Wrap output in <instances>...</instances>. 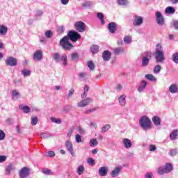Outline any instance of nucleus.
I'll return each mask as SVG.
<instances>
[{"instance_id": "2", "label": "nucleus", "mask_w": 178, "mask_h": 178, "mask_svg": "<svg viewBox=\"0 0 178 178\" xmlns=\"http://www.w3.org/2000/svg\"><path fill=\"white\" fill-rule=\"evenodd\" d=\"M139 124L145 131H147V130H151V129H152V122H151V120L145 115L140 118L139 120Z\"/></svg>"}, {"instance_id": "62", "label": "nucleus", "mask_w": 178, "mask_h": 178, "mask_svg": "<svg viewBox=\"0 0 178 178\" xmlns=\"http://www.w3.org/2000/svg\"><path fill=\"white\" fill-rule=\"evenodd\" d=\"M6 158L7 156L5 155L0 156V163L5 162V161H6Z\"/></svg>"}, {"instance_id": "24", "label": "nucleus", "mask_w": 178, "mask_h": 178, "mask_svg": "<svg viewBox=\"0 0 178 178\" xmlns=\"http://www.w3.org/2000/svg\"><path fill=\"white\" fill-rule=\"evenodd\" d=\"M169 91L171 92V94H176V92H178V87L177 85L172 84L169 88Z\"/></svg>"}, {"instance_id": "6", "label": "nucleus", "mask_w": 178, "mask_h": 178, "mask_svg": "<svg viewBox=\"0 0 178 178\" xmlns=\"http://www.w3.org/2000/svg\"><path fill=\"white\" fill-rule=\"evenodd\" d=\"M67 37H68V38L74 42H76L79 38H81V35H80L76 31H70L67 33Z\"/></svg>"}, {"instance_id": "4", "label": "nucleus", "mask_w": 178, "mask_h": 178, "mask_svg": "<svg viewBox=\"0 0 178 178\" xmlns=\"http://www.w3.org/2000/svg\"><path fill=\"white\" fill-rule=\"evenodd\" d=\"M143 54L144 56L142 58V66L146 67V66L149 65V60H151V58H152V53L150 51H145Z\"/></svg>"}, {"instance_id": "52", "label": "nucleus", "mask_w": 178, "mask_h": 178, "mask_svg": "<svg viewBox=\"0 0 178 178\" xmlns=\"http://www.w3.org/2000/svg\"><path fill=\"white\" fill-rule=\"evenodd\" d=\"M75 140L78 144L80 143H83V140L81 139V136H80L79 134H76L75 136Z\"/></svg>"}, {"instance_id": "29", "label": "nucleus", "mask_w": 178, "mask_h": 178, "mask_svg": "<svg viewBox=\"0 0 178 178\" xmlns=\"http://www.w3.org/2000/svg\"><path fill=\"white\" fill-rule=\"evenodd\" d=\"M157 173L158 175H160V176H162L163 175H168V172H165L163 166H161L157 169Z\"/></svg>"}, {"instance_id": "45", "label": "nucleus", "mask_w": 178, "mask_h": 178, "mask_svg": "<svg viewBox=\"0 0 178 178\" xmlns=\"http://www.w3.org/2000/svg\"><path fill=\"white\" fill-rule=\"evenodd\" d=\"M31 123L32 126H35L37 124V123H38V118L32 117Z\"/></svg>"}, {"instance_id": "37", "label": "nucleus", "mask_w": 178, "mask_h": 178, "mask_svg": "<svg viewBox=\"0 0 178 178\" xmlns=\"http://www.w3.org/2000/svg\"><path fill=\"white\" fill-rule=\"evenodd\" d=\"M99 49V47L98 45H92L90 47V51L92 54H97Z\"/></svg>"}, {"instance_id": "46", "label": "nucleus", "mask_w": 178, "mask_h": 178, "mask_svg": "<svg viewBox=\"0 0 178 178\" xmlns=\"http://www.w3.org/2000/svg\"><path fill=\"white\" fill-rule=\"evenodd\" d=\"M153 72L156 74H158V73L161 72V65H156L153 69Z\"/></svg>"}, {"instance_id": "16", "label": "nucleus", "mask_w": 178, "mask_h": 178, "mask_svg": "<svg viewBox=\"0 0 178 178\" xmlns=\"http://www.w3.org/2000/svg\"><path fill=\"white\" fill-rule=\"evenodd\" d=\"M111 56L112 54L108 50L104 51L102 54V58L104 60H111Z\"/></svg>"}, {"instance_id": "31", "label": "nucleus", "mask_w": 178, "mask_h": 178, "mask_svg": "<svg viewBox=\"0 0 178 178\" xmlns=\"http://www.w3.org/2000/svg\"><path fill=\"white\" fill-rule=\"evenodd\" d=\"M19 108L22 111H24V113H29L30 112V107L29 106L20 105Z\"/></svg>"}, {"instance_id": "53", "label": "nucleus", "mask_w": 178, "mask_h": 178, "mask_svg": "<svg viewBox=\"0 0 178 178\" xmlns=\"http://www.w3.org/2000/svg\"><path fill=\"white\" fill-rule=\"evenodd\" d=\"M53 34L54 33H52V31L48 30L45 32L44 35H46L47 38H51V37H52Z\"/></svg>"}, {"instance_id": "63", "label": "nucleus", "mask_w": 178, "mask_h": 178, "mask_svg": "<svg viewBox=\"0 0 178 178\" xmlns=\"http://www.w3.org/2000/svg\"><path fill=\"white\" fill-rule=\"evenodd\" d=\"M43 15H44V12H42V10H38L36 11V13H35V15H36V16L41 17V16H42Z\"/></svg>"}, {"instance_id": "40", "label": "nucleus", "mask_w": 178, "mask_h": 178, "mask_svg": "<svg viewBox=\"0 0 178 178\" xmlns=\"http://www.w3.org/2000/svg\"><path fill=\"white\" fill-rule=\"evenodd\" d=\"M77 175H83L84 173V166L80 165L78 167V169L76 170Z\"/></svg>"}, {"instance_id": "33", "label": "nucleus", "mask_w": 178, "mask_h": 178, "mask_svg": "<svg viewBox=\"0 0 178 178\" xmlns=\"http://www.w3.org/2000/svg\"><path fill=\"white\" fill-rule=\"evenodd\" d=\"M145 77L147 80H149V81H156V78L151 74H146Z\"/></svg>"}, {"instance_id": "58", "label": "nucleus", "mask_w": 178, "mask_h": 178, "mask_svg": "<svg viewBox=\"0 0 178 178\" xmlns=\"http://www.w3.org/2000/svg\"><path fill=\"white\" fill-rule=\"evenodd\" d=\"M79 79H82V80H84L86 79V76H87V74L86 72H81L79 74Z\"/></svg>"}, {"instance_id": "39", "label": "nucleus", "mask_w": 178, "mask_h": 178, "mask_svg": "<svg viewBox=\"0 0 178 178\" xmlns=\"http://www.w3.org/2000/svg\"><path fill=\"white\" fill-rule=\"evenodd\" d=\"M94 5V3L91 2V1H86L85 2L82 6L83 8H91L92 6Z\"/></svg>"}, {"instance_id": "32", "label": "nucleus", "mask_w": 178, "mask_h": 178, "mask_svg": "<svg viewBox=\"0 0 178 178\" xmlns=\"http://www.w3.org/2000/svg\"><path fill=\"white\" fill-rule=\"evenodd\" d=\"M40 138L46 140L47 138H49L50 137H52V135L49 134V132L42 133L40 134Z\"/></svg>"}, {"instance_id": "12", "label": "nucleus", "mask_w": 178, "mask_h": 178, "mask_svg": "<svg viewBox=\"0 0 178 178\" xmlns=\"http://www.w3.org/2000/svg\"><path fill=\"white\" fill-rule=\"evenodd\" d=\"M144 19L141 16L136 15L134 22V26H141V24L143 23Z\"/></svg>"}, {"instance_id": "14", "label": "nucleus", "mask_w": 178, "mask_h": 178, "mask_svg": "<svg viewBox=\"0 0 178 178\" xmlns=\"http://www.w3.org/2000/svg\"><path fill=\"white\" fill-rule=\"evenodd\" d=\"M122 172V167L118 166L114 168V170L111 172L112 177H118L120 172Z\"/></svg>"}, {"instance_id": "30", "label": "nucleus", "mask_w": 178, "mask_h": 178, "mask_svg": "<svg viewBox=\"0 0 178 178\" xmlns=\"http://www.w3.org/2000/svg\"><path fill=\"white\" fill-rule=\"evenodd\" d=\"M157 173L158 175H160V176H162L163 175H168V172H165L163 166H161L157 169Z\"/></svg>"}, {"instance_id": "11", "label": "nucleus", "mask_w": 178, "mask_h": 178, "mask_svg": "<svg viewBox=\"0 0 178 178\" xmlns=\"http://www.w3.org/2000/svg\"><path fill=\"white\" fill-rule=\"evenodd\" d=\"M65 148L71 154V155H74V151H73V143H72V141H65Z\"/></svg>"}, {"instance_id": "44", "label": "nucleus", "mask_w": 178, "mask_h": 178, "mask_svg": "<svg viewBox=\"0 0 178 178\" xmlns=\"http://www.w3.org/2000/svg\"><path fill=\"white\" fill-rule=\"evenodd\" d=\"M60 60L63 61L64 66H66L67 65V56L65 54H63Z\"/></svg>"}, {"instance_id": "5", "label": "nucleus", "mask_w": 178, "mask_h": 178, "mask_svg": "<svg viewBox=\"0 0 178 178\" xmlns=\"http://www.w3.org/2000/svg\"><path fill=\"white\" fill-rule=\"evenodd\" d=\"M30 168L29 167H23L19 172V178H29L30 177Z\"/></svg>"}, {"instance_id": "13", "label": "nucleus", "mask_w": 178, "mask_h": 178, "mask_svg": "<svg viewBox=\"0 0 178 178\" xmlns=\"http://www.w3.org/2000/svg\"><path fill=\"white\" fill-rule=\"evenodd\" d=\"M122 143L126 149H129V148H131V147H133V143H131V140H130V139L129 138H124L122 140Z\"/></svg>"}, {"instance_id": "59", "label": "nucleus", "mask_w": 178, "mask_h": 178, "mask_svg": "<svg viewBox=\"0 0 178 178\" xmlns=\"http://www.w3.org/2000/svg\"><path fill=\"white\" fill-rule=\"evenodd\" d=\"M95 111H97V109L95 108H90V109L85 111L84 113H86V114L92 113V112H95Z\"/></svg>"}, {"instance_id": "18", "label": "nucleus", "mask_w": 178, "mask_h": 178, "mask_svg": "<svg viewBox=\"0 0 178 178\" xmlns=\"http://www.w3.org/2000/svg\"><path fill=\"white\" fill-rule=\"evenodd\" d=\"M145 87H147V81H142L140 86L138 87L137 90L138 92H143V91L145 90Z\"/></svg>"}, {"instance_id": "49", "label": "nucleus", "mask_w": 178, "mask_h": 178, "mask_svg": "<svg viewBox=\"0 0 178 178\" xmlns=\"http://www.w3.org/2000/svg\"><path fill=\"white\" fill-rule=\"evenodd\" d=\"M87 162L88 165H90L91 166H94V165H95V160L91 157L88 159Z\"/></svg>"}, {"instance_id": "54", "label": "nucleus", "mask_w": 178, "mask_h": 178, "mask_svg": "<svg viewBox=\"0 0 178 178\" xmlns=\"http://www.w3.org/2000/svg\"><path fill=\"white\" fill-rule=\"evenodd\" d=\"M57 31L58 34H63V33H65V26H59L57 29Z\"/></svg>"}, {"instance_id": "61", "label": "nucleus", "mask_w": 178, "mask_h": 178, "mask_svg": "<svg viewBox=\"0 0 178 178\" xmlns=\"http://www.w3.org/2000/svg\"><path fill=\"white\" fill-rule=\"evenodd\" d=\"M42 173H44V175H52V171L49 169H44L42 170Z\"/></svg>"}, {"instance_id": "25", "label": "nucleus", "mask_w": 178, "mask_h": 178, "mask_svg": "<svg viewBox=\"0 0 178 178\" xmlns=\"http://www.w3.org/2000/svg\"><path fill=\"white\" fill-rule=\"evenodd\" d=\"M113 52L115 55H120V54L124 53V48L123 47H116L113 49Z\"/></svg>"}, {"instance_id": "21", "label": "nucleus", "mask_w": 178, "mask_h": 178, "mask_svg": "<svg viewBox=\"0 0 178 178\" xmlns=\"http://www.w3.org/2000/svg\"><path fill=\"white\" fill-rule=\"evenodd\" d=\"M118 102L121 106H126V96L122 95L118 98Z\"/></svg>"}, {"instance_id": "50", "label": "nucleus", "mask_w": 178, "mask_h": 178, "mask_svg": "<svg viewBox=\"0 0 178 178\" xmlns=\"http://www.w3.org/2000/svg\"><path fill=\"white\" fill-rule=\"evenodd\" d=\"M73 131H74V127H71L68 130V132L67 134V137H72V134H73Z\"/></svg>"}, {"instance_id": "34", "label": "nucleus", "mask_w": 178, "mask_h": 178, "mask_svg": "<svg viewBox=\"0 0 178 178\" xmlns=\"http://www.w3.org/2000/svg\"><path fill=\"white\" fill-rule=\"evenodd\" d=\"M117 2L120 6H126L129 3V1L127 0H117Z\"/></svg>"}, {"instance_id": "55", "label": "nucleus", "mask_w": 178, "mask_h": 178, "mask_svg": "<svg viewBox=\"0 0 178 178\" xmlns=\"http://www.w3.org/2000/svg\"><path fill=\"white\" fill-rule=\"evenodd\" d=\"M172 60L175 63H178V53H175L172 55Z\"/></svg>"}, {"instance_id": "26", "label": "nucleus", "mask_w": 178, "mask_h": 178, "mask_svg": "<svg viewBox=\"0 0 178 178\" xmlns=\"http://www.w3.org/2000/svg\"><path fill=\"white\" fill-rule=\"evenodd\" d=\"M177 135H178V130L177 129H175L170 136V139L173 141L177 139Z\"/></svg>"}, {"instance_id": "27", "label": "nucleus", "mask_w": 178, "mask_h": 178, "mask_svg": "<svg viewBox=\"0 0 178 178\" xmlns=\"http://www.w3.org/2000/svg\"><path fill=\"white\" fill-rule=\"evenodd\" d=\"M152 122L155 126H159L161 124V118L158 116H154L152 118Z\"/></svg>"}, {"instance_id": "19", "label": "nucleus", "mask_w": 178, "mask_h": 178, "mask_svg": "<svg viewBox=\"0 0 178 178\" xmlns=\"http://www.w3.org/2000/svg\"><path fill=\"white\" fill-rule=\"evenodd\" d=\"M165 172L168 173H170L173 170V165L170 163H167L163 167Z\"/></svg>"}, {"instance_id": "8", "label": "nucleus", "mask_w": 178, "mask_h": 178, "mask_svg": "<svg viewBox=\"0 0 178 178\" xmlns=\"http://www.w3.org/2000/svg\"><path fill=\"white\" fill-rule=\"evenodd\" d=\"M74 28L79 33H84L86 31V24L81 21L76 22Z\"/></svg>"}, {"instance_id": "15", "label": "nucleus", "mask_w": 178, "mask_h": 178, "mask_svg": "<svg viewBox=\"0 0 178 178\" xmlns=\"http://www.w3.org/2000/svg\"><path fill=\"white\" fill-rule=\"evenodd\" d=\"M42 59V51L41 50H37L33 54L34 60H41Z\"/></svg>"}, {"instance_id": "22", "label": "nucleus", "mask_w": 178, "mask_h": 178, "mask_svg": "<svg viewBox=\"0 0 178 178\" xmlns=\"http://www.w3.org/2000/svg\"><path fill=\"white\" fill-rule=\"evenodd\" d=\"M13 169H15L13 168V164L10 163L5 169V175L6 176H9V175H10V172H12V170H13Z\"/></svg>"}, {"instance_id": "48", "label": "nucleus", "mask_w": 178, "mask_h": 178, "mask_svg": "<svg viewBox=\"0 0 178 178\" xmlns=\"http://www.w3.org/2000/svg\"><path fill=\"white\" fill-rule=\"evenodd\" d=\"M124 42L125 44H130L131 42V37L128 35L124 36Z\"/></svg>"}, {"instance_id": "56", "label": "nucleus", "mask_w": 178, "mask_h": 178, "mask_svg": "<svg viewBox=\"0 0 178 178\" xmlns=\"http://www.w3.org/2000/svg\"><path fill=\"white\" fill-rule=\"evenodd\" d=\"M71 58L72 60H76V59H79V54L78 53H72L71 54Z\"/></svg>"}, {"instance_id": "35", "label": "nucleus", "mask_w": 178, "mask_h": 178, "mask_svg": "<svg viewBox=\"0 0 178 178\" xmlns=\"http://www.w3.org/2000/svg\"><path fill=\"white\" fill-rule=\"evenodd\" d=\"M90 147H97L98 145V140L95 138L91 139L89 142Z\"/></svg>"}, {"instance_id": "10", "label": "nucleus", "mask_w": 178, "mask_h": 178, "mask_svg": "<svg viewBox=\"0 0 178 178\" xmlns=\"http://www.w3.org/2000/svg\"><path fill=\"white\" fill-rule=\"evenodd\" d=\"M5 63L7 66H16L17 65V60L15 58L10 56L6 59Z\"/></svg>"}, {"instance_id": "51", "label": "nucleus", "mask_w": 178, "mask_h": 178, "mask_svg": "<svg viewBox=\"0 0 178 178\" xmlns=\"http://www.w3.org/2000/svg\"><path fill=\"white\" fill-rule=\"evenodd\" d=\"M59 58H60V55L58 54V53H54L53 54V59H54L56 63L59 62Z\"/></svg>"}, {"instance_id": "3", "label": "nucleus", "mask_w": 178, "mask_h": 178, "mask_svg": "<svg viewBox=\"0 0 178 178\" xmlns=\"http://www.w3.org/2000/svg\"><path fill=\"white\" fill-rule=\"evenodd\" d=\"M60 45L63 49H66L67 51H70L73 48V44L70 43V39L67 36L63 37L60 40Z\"/></svg>"}, {"instance_id": "17", "label": "nucleus", "mask_w": 178, "mask_h": 178, "mask_svg": "<svg viewBox=\"0 0 178 178\" xmlns=\"http://www.w3.org/2000/svg\"><path fill=\"white\" fill-rule=\"evenodd\" d=\"M99 176H106V175H108V167H101L100 168H99Z\"/></svg>"}, {"instance_id": "43", "label": "nucleus", "mask_w": 178, "mask_h": 178, "mask_svg": "<svg viewBox=\"0 0 178 178\" xmlns=\"http://www.w3.org/2000/svg\"><path fill=\"white\" fill-rule=\"evenodd\" d=\"M12 97L17 99L20 97V93L17 90H13Z\"/></svg>"}, {"instance_id": "64", "label": "nucleus", "mask_w": 178, "mask_h": 178, "mask_svg": "<svg viewBox=\"0 0 178 178\" xmlns=\"http://www.w3.org/2000/svg\"><path fill=\"white\" fill-rule=\"evenodd\" d=\"M154 176V175L152 174V172H147L145 175V178H152Z\"/></svg>"}, {"instance_id": "60", "label": "nucleus", "mask_w": 178, "mask_h": 178, "mask_svg": "<svg viewBox=\"0 0 178 178\" xmlns=\"http://www.w3.org/2000/svg\"><path fill=\"white\" fill-rule=\"evenodd\" d=\"M169 154L171 156H175L177 155V150L172 149L170 151Z\"/></svg>"}, {"instance_id": "9", "label": "nucleus", "mask_w": 178, "mask_h": 178, "mask_svg": "<svg viewBox=\"0 0 178 178\" xmlns=\"http://www.w3.org/2000/svg\"><path fill=\"white\" fill-rule=\"evenodd\" d=\"M156 20L159 26H163L165 24V18L161 12L157 11L155 13Z\"/></svg>"}, {"instance_id": "47", "label": "nucleus", "mask_w": 178, "mask_h": 178, "mask_svg": "<svg viewBox=\"0 0 178 178\" xmlns=\"http://www.w3.org/2000/svg\"><path fill=\"white\" fill-rule=\"evenodd\" d=\"M88 67L90 70H94V69H95V65H94V63H92V60H89L88 62Z\"/></svg>"}, {"instance_id": "57", "label": "nucleus", "mask_w": 178, "mask_h": 178, "mask_svg": "<svg viewBox=\"0 0 178 178\" xmlns=\"http://www.w3.org/2000/svg\"><path fill=\"white\" fill-rule=\"evenodd\" d=\"M5 132L0 129V140L2 141V140H5Z\"/></svg>"}, {"instance_id": "41", "label": "nucleus", "mask_w": 178, "mask_h": 178, "mask_svg": "<svg viewBox=\"0 0 178 178\" xmlns=\"http://www.w3.org/2000/svg\"><path fill=\"white\" fill-rule=\"evenodd\" d=\"M31 74V72L28 70H24L22 71V74L23 75L24 77H27L30 76Z\"/></svg>"}, {"instance_id": "38", "label": "nucleus", "mask_w": 178, "mask_h": 178, "mask_svg": "<svg viewBox=\"0 0 178 178\" xmlns=\"http://www.w3.org/2000/svg\"><path fill=\"white\" fill-rule=\"evenodd\" d=\"M97 17L98 19H99L102 24H105V20L104 19V14L102 13H98Z\"/></svg>"}, {"instance_id": "23", "label": "nucleus", "mask_w": 178, "mask_h": 178, "mask_svg": "<svg viewBox=\"0 0 178 178\" xmlns=\"http://www.w3.org/2000/svg\"><path fill=\"white\" fill-rule=\"evenodd\" d=\"M7 33H8V26L5 25H0L1 35H6Z\"/></svg>"}, {"instance_id": "1", "label": "nucleus", "mask_w": 178, "mask_h": 178, "mask_svg": "<svg viewBox=\"0 0 178 178\" xmlns=\"http://www.w3.org/2000/svg\"><path fill=\"white\" fill-rule=\"evenodd\" d=\"M154 55L157 63H163V61L165 60V52L163 51V47H162L161 43H158L156 45Z\"/></svg>"}, {"instance_id": "20", "label": "nucleus", "mask_w": 178, "mask_h": 178, "mask_svg": "<svg viewBox=\"0 0 178 178\" xmlns=\"http://www.w3.org/2000/svg\"><path fill=\"white\" fill-rule=\"evenodd\" d=\"M108 29L112 34L116 31V23L115 22H111L108 25Z\"/></svg>"}, {"instance_id": "36", "label": "nucleus", "mask_w": 178, "mask_h": 178, "mask_svg": "<svg viewBox=\"0 0 178 178\" xmlns=\"http://www.w3.org/2000/svg\"><path fill=\"white\" fill-rule=\"evenodd\" d=\"M50 120L51 122H52L53 123H56V124H60V123H62V120H60V118L51 117L50 118Z\"/></svg>"}, {"instance_id": "28", "label": "nucleus", "mask_w": 178, "mask_h": 178, "mask_svg": "<svg viewBox=\"0 0 178 178\" xmlns=\"http://www.w3.org/2000/svg\"><path fill=\"white\" fill-rule=\"evenodd\" d=\"M176 12V10H175V8L172 6H168L165 8V13L168 15H173Z\"/></svg>"}, {"instance_id": "7", "label": "nucleus", "mask_w": 178, "mask_h": 178, "mask_svg": "<svg viewBox=\"0 0 178 178\" xmlns=\"http://www.w3.org/2000/svg\"><path fill=\"white\" fill-rule=\"evenodd\" d=\"M91 102H92V99L90 97H86V99H83L81 102H78L77 106H79V108H86V106H88Z\"/></svg>"}, {"instance_id": "42", "label": "nucleus", "mask_w": 178, "mask_h": 178, "mask_svg": "<svg viewBox=\"0 0 178 178\" xmlns=\"http://www.w3.org/2000/svg\"><path fill=\"white\" fill-rule=\"evenodd\" d=\"M111 129V124H107L102 128V133H106Z\"/></svg>"}]
</instances>
